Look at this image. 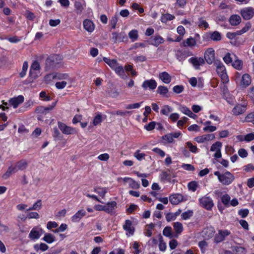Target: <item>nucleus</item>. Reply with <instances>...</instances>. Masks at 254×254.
I'll list each match as a JSON object with an SVG mask.
<instances>
[{
	"mask_svg": "<svg viewBox=\"0 0 254 254\" xmlns=\"http://www.w3.org/2000/svg\"><path fill=\"white\" fill-rule=\"evenodd\" d=\"M28 162L25 160H21L16 162L15 166H10L7 171L2 176L4 179H7L12 173L17 172L18 170L24 171L27 168Z\"/></svg>",
	"mask_w": 254,
	"mask_h": 254,
	"instance_id": "1",
	"label": "nucleus"
},
{
	"mask_svg": "<svg viewBox=\"0 0 254 254\" xmlns=\"http://www.w3.org/2000/svg\"><path fill=\"white\" fill-rule=\"evenodd\" d=\"M214 174L217 176L219 182L224 185H230L234 180V176L228 171L224 174H221L219 171H216Z\"/></svg>",
	"mask_w": 254,
	"mask_h": 254,
	"instance_id": "2",
	"label": "nucleus"
},
{
	"mask_svg": "<svg viewBox=\"0 0 254 254\" xmlns=\"http://www.w3.org/2000/svg\"><path fill=\"white\" fill-rule=\"evenodd\" d=\"M214 64L216 66L217 74L220 77L223 83H228L229 82V78L226 73L225 67L223 63L221 61H216Z\"/></svg>",
	"mask_w": 254,
	"mask_h": 254,
	"instance_id": "3",
	"label": "nucleus"
},
{
	"mask_svg": "<svg viewBox=\"0 0 254 254\" xmlns=\"http://www.w3.org/2000/svg\"><path fill=\"white\" fill-rule=\"evenodd\" d=\"M199 201L201 206L208 210H211L214 206L212 199L209 196H203L199 198Z\"/></svg>",
	"mask_w": 254,
	"mask_h": 254,
	"instance_id": "4",
	"label": "nucleus"
},
{
	"mask_svg": "<svg viewBox=\"0 0 254 254\" xmlns=\"http://www.w3.org/2000/svg\"><path fill=\"white\" fill-rule=\"evenodd\" d=\"M40 69V63L37 61H34L30 66L29 76L33 79H36L38 77L37 73L39 72Z\"/></svg>",
	"mask_w": 254,
	"mask_h": 254,
	"instance_id": "5",
	"label": "nucleus"
},
{
	"mask_svg": "<svg viewBox=\"0 0 254 254\" xmlns=\"http://www.w3.org/2000/svg\"><path fill=\"white\" fill-rule=\"evenodd\" d=\"M62 60V57L58 55H53V56L47 59L46 60V70L47 71L49 69V67H48V64L52 66H55L57 64H59Z\"/></svg>",
	"mask_w": 254,
	"mask_h": 254,
	"instance_id": "6",
	"label": "nucleus"
},
{
	"mask_svg": "<svg viewBox=\"0 0 254 254\" xmlns=\"http://www.w3.org/2000/svg\"><path fill=\"white\" fill-rule=\"evenodd\" d=\"M58 127L62 132L65 134H73L76 133V131L74 128L66 126L65 124L59 122Z\"/></svg>",
	"mask_w": 254,
	"mask_h": 254,
	"instance_id": "7",
	"label": "nucleus"
},
{
	"mask_svg": "<svg viewBox=\"0 0 254 254\" xmlns=\"http://www.w3.org/2000/svg\"><path fill=\"white\" fill-rule=\"evenodd\" d=\"M241 14L244 19H250L254 15V9L251 7L243 8L241 10Z\"/></svg>",
	"mask_w": 254,
	"mask_h": 254,
	"instance_id": "8",
	"label": "nucleus"
},
{
	"mask_svg": "<svg viewBox=\"0 0 254 254\" xmlns=\"http://www.w3.org/2000/svg\"><path fill=\"white\" fill-rule=\"evenodd\" d=\"M205 60L208 64H211L215 59L214 50L210 48L207 49L204 54Z\"/></svg>",
	"mask_w": 254,
	"mask_h": 254,
	"instance_id": "9",
	"label": "nucleus"
},
{
	"mask_svg": "<svg viewBox=\"0 0 254 254\" xmlns=\"http://www.w3.org/2000/svg\"><path fill=\"white\" fill-rule=\"evenodd\" d=\"M112 35V39L115 43L127 41V37L125 32H121L119 34L117 32H113Z\"/></svg>",
	"mask_w": 254,
	"mask_h": 254,
	"instance_id": "10",
	"label": "nucleus"
},
{
	"mask_svg": "<svg viewBox=\"0 0 254 254\" xmlns=\"http://www.w3.org/2000/svg\"><path fill=\"white\" fill-rule=\"evenodd\" d=\"M190 63L196 69H200V65H202L205 63V61L202 58L192 57L189 59Z\"/></svg>",
	"mask_w": 254,
	"mask_h": 254,
	"instance_id": "11",
	"label": "nucleus"
},
{
	"mask_svg": "<svg viewBox=\"0 0 254 254\" xmlns=\"http://www.w3.org/2000/svg\"><path fill=\"white\" fill-rule=\"evenodd\" d=\"M142 88L146 90L149 88L150 90H154L157 87V82L154 79L145 80L142 84Z\"/></svg>",
	"mask_w": 254,
	"mask_h": 254,
	"instance_id": "12",
	"label": "nucleus"
},
{
	"mask_svg": "<svg viewBox=\"0 0 254 254\" xmlns=\"http://www.w3.org/2000/svg\"><path fill=\"white\" fill-rule=\"evenodd\" d=\"M183 196L181 194H172L169 197L170 202L174 205H177L183 200Z\"/></svg>",
	"mask_w": 254,
	"mask_h": 254,
	"instance_id": "13",
	"label": "nucleus"
},
{
	"mask_svg": "<svg viewBox=\"0 0 254 254\" xmlns=\"http://www.w3.org/2000/svg\"><path fill=\"white\" fill-rule=\"evenodd\" d=\"M117 203L116 201H111L108 202L105 205V212L107 213L112 214L114 213Z\"/></svg>",
	"mask_w": 254,
	"mask_h": 254,
	"instance_id": "14",
	"label": "nucleus"
},
{
	"mask_svg": "<svg viewBox=\"0 0 254 254\" xmlns=\"http://www.w3.org/2000/svg\"><path fill=\"white\" fill-rule=\"evenodd\" d=\"M215 136L213 134H205L202 136H197L195 138V140L198 143H203L205 141H208L213 139Z\"/></svg>",
	"mask_w": 254,
	"mask_h": 254,
	"instance_id": "15",
	"label": "nucleus"
},
{
	"mask_svg": "<svg viewBox=\"0 0 254 254\" xmlns=\"http://www.w3.org/2000/svg\"><path fill=\"white\" fill-rule=\"evenodd\" d=\"M24 101V97L22 95H19L17 97L11 98L9 100V103L13 106L14 108H17L18 105Z\"/></svg>",
	"mask_w": 254,
	"mask_h": 254,
	"instance_id": "16",
	"label": "nucleus"
},
{
	"mask_svg": "<svg viewBox=\"0 0 254 254\" xmlns=\"http://www.w3.org/2000/svg\"><path fill=\"white\" fill-rule=\"evenodd\" d=\"M85 215H86V212L84 209L78 210L71 217V220L73 222H78Z\"/></svg>",
	"mask_w": 254,
	"mask_h": 254,
	"instance_id": "17",
	"label": "nucleus"
},
{
	"mask_svg": "<svg viewBox=\"0 0 254 254\" xmlns=\"http://www.w3.org/2000/svg\"><path fill=\"white\" fill-rule=\"evenodd\" d=\"M41 229H38L37 228H34L32 229L29 235V237L33 240L37 239L41 236L40 232H42Z\"/></svg>",
	"mask_w": 254,
	"mask_h": 254,
	"instance_id": "18",
	"label": "nucleus"
},
{
	"mask_svg": "<svg viewBox=\"0 0 254 254\" xmlns=\"http://www.w3.org/2000/svg\"><path fill=\"white\" fill-rule=\"evenodd\" d=\"M83 26L84 29L89 32H92L95 28L94 24L92 21L88 19L84 20Z\"/></svg>",
	"mask_w": 254,
	"mask_h": 254,
	"instance_id": "19",
	"label": "nucleus"
},
{
	"mask_svg": "<svg viewBox=\"0 0 254 254\" xmlns=\"http://www.w3.org/2000/svg\"><path fill=\"white\" fill-rule=\"evenodd\" d=\"M246 110V106L239 104L236 106L233 109V113L236 115H239L244 113Z\"/></svg>",
	"mask_w": 254,
	"mask_h": 254,
	"instance_id": "20",
	"label": "nucleus"
},
{
	"mask_svg": "<svg viewBox=\"0 0 254 254\" xmlns=\"http://www.w3.org/2000/svg\"><path fill=\"white\" fill-rule=\"evenodd\" d=\"M159 77L164 83L166 84H168L171 81V76L166 71L160 73Z\"/></svg>",
	"mask_w": 254,
	"mask_h": 254,
	"instance_id": "21",
	"label": "nucleus"
},
{
	"mask_svg": "<svg viewBox=\"0 0 254 254\" xmlns=\"http://www.w3.org/2000/svg\"><path fill=\"white\" fill-rule=\"evenodd\" d=\"M214 233V229L213 228H206L204 229L202 231L203 237L205 239H209L213 236Z\"/></svg>",
	"mask_w": 254,
	"mask_h": 254,
	"instance_id": "22",
	"label": "nucleus"
},
{
	"mask_svg": "<svg viewBox=\"0 0 254 254\" xmlns=\"http://www.w3.org/2000/svg\"><path fill=\"white\" fill-rule=\"evenodd\" d=\"M53 79H58L59 80H66L67 82H71V79L66 73H55Z\"/></svg>",
	"mask_w": 254,
	"mask_h": 254,
	"instance_id": "23",
	"label": "nucleus"
},
{
	"mask_svg": "<svg viewBox=\"0 0 254 254\" xmlns=\"http://www.w3.org/2000/svg\"><path fill=\"white\" fill-rule=\"evenodd\" d=\"M179 110L184 114L188 115L189 117L194 118L196 116L188 107L180 105L179 106Z\"/></svg>",
	"mask_w": 254,
	"mask_h": 254,
	"instance_id": "24",
	"label": "nucleus"
},
{
	"mask_svg": "<svg viewBox=\"0 0 254 254\" xmlns=\"http://www.w3.org/2000/svg\"><path fill=\"white\" fill-rule=\"evenodd\" d=\"M123 228L129 234L132 235L133 234L134 228L132 227V223L130 220H127L126 221L125 224L123 226Z\"/></svg>",
	"mask_w": 254,
	"mask_h": 254,
	"instance_id": "25",
	"label": "nucleus"
},
{
	"mask_svg": "<svg viewBox=\"0 0 254 254\" xmlns=\"http://www.w3.org/2000/svg\"><path fill=\"white\" fill-rule=\"evenodd\" d=\"M241 21V18L238 15H232L230 19L229 22L232 25L236 26L240 23Z\"/></svg>",
	"mask_w": 254,
	"mask_h": 254,
	"instance_id": "26",
	"label": "nucleus"
},
{
	"mask_svg": "<svg viewBox=\"0 0 254 254\" xmlns=\"http://www.w3.org/2000/svg\"><path fill=\"white\" fill-rule=\"evenodd\" d=\"M231 249L235 254H246L247 253L246 249L243 247L240 246H232Z\"/></svg>",
	"mask_w": 254,
	"mask_h": 254,
	"instance_id": "27",
	"label": "nucleus"
},
{
	"mask_svg": "<svg viewBox=\"0 0 254 254\" xmlns=\"http://www.w3.org/2000/svg\"><path fill=\"white\" fill-rule=\"evenodd\" d=\"M251 83V78L250 76L248 74H244L242 77L241 84L245 86H248Z\"/></svg>",
	"mask_w": 254,
	"mask_h": 254,
	"instance_id": "28",
	"label": "nucleus"
},
{
	"mask_svg": "<svg viewBox=\"0 0 254 254\" xmlns=\"http://www.w3.org/2000/svg\"><path fill=\"white\" fill-rule=\"evenodd\" d=\"M113 69L115 71L116 73H117L122 78H124L125 71L122 65H119L117 63Z\"/></svg>",
	"mask_w": 254,
	"mask_h": 254,
	"instance_id": "29",
	"label": "nucleus"
},
{
	"mask_svg": "<svg viewBox=\"0 0 254 254\" xmlns=\"http://www.w3.org/2000/svg\"><path fill=\"white\" fill-rule=\"evenodd\" d=\"M94 191L97 193L102 198H104L107 192V189L106 188L96 187L94 189Z\"/></svg>",
	"mask_w": 254,
	"mask_h": 254,
	"instance_id": "30",
	"label": "nucleus"
},
{
	"mask_svg": "<svg viewBox=\"0 0 254 254\" xmlns=\"http://www.w3.org/2000/svg\"><path fill=\"white\" fill-rule=\"evenodd\" d=\"M209 38L214 41H219L221 39V34L218 31H214L209 33Z\"/></svg>",
	"mask_w": 254,
	"mask_h": 254,
	"instance_id": "31",
	"label": "nucleus"
},
{
	"mask_svg": "<svg viewBox=\"0 0 254 254\" xmlns=\"http://www.w3.org/2000/svg\"><path fill=\"white\" fill-rule=\"evenodd\" d=\"M196 44V43L195 39L191 37L188 38L186 41H184V42L183 43V46L184 47H192L195 46Z\"/></svg>",
	"mask_w": 254,
	"mask_h": 254,
	"instance_id": "32",
	"label": "nucleus"
},
{
	"mask_svg": "<svg viewBox=\"0 0 254 254\" xmlns=\"http://www.w3.org/2000/svg\"><path fill=\"white\" fill-rule=\"evenodd\" d=\"M164 40L162 37L159 35L155 36L153 39L152 44L155 46H158L160 44L164 43Z\"/></svg>",
	"mask_w": 254,
	"mask_h": 254,
	"instance_id": "33",
	"label": "nucleus"
},
{
	"mask_svg": "<svg viewBox=\"0 0 254 254\" xmlns=\"http://www.w3.org/2000/svg\"><path fill=\"white\" fill-rule=\"evenodd\" d=\"M175 18V16L169 13L163 14L161 18V21L163 23H166L169 20H172Z\"/></svg>",
	"mask_w": 254,
	"mask_h": 254,
	"instance_id": "34",
	"label": "nucleus"
},
{
	"mask_svg": "<svg viewBox=\"0 0 254 254\" xmlns=\"http://www.w3.org/2000/svg\"><path fill=\"white\" fill-rule=\"evenodd\" d=\"M128 37L132 42L136 41L138 38V31L136 30H132L128 33Z\"/></svg>",
	"mask_w": 254,
	"mask_h": 254,
	"instance_id": "35",
	"label": "nucleus"
},
{
	"mask_svg": "<svg viewBox=\"0 0 254 254\" xmlns=\"http://www.w3.org/2000/svg\"><path fill=\"white\" fill-rule=\"evenodd\" d=\"M42 206V202L41 200H38L35 203L32 207H29L26 209V211H30L32 210H38L41 209Z\"/></svg>",
	"mask_w": 254,
	"mask_h": 254,
	"instance_id": "36",
	"label": "nucleus"
},
{
	"mask_svg": "<svg viewBox=\"0 0 254 254\" xmlns=\"http://www.w3.org/2000/svg\"><path fill=\"white\" fill-rule=\"evenodd\" d=\"M174 228L177 233H181L183 230L182 224L180 222H177L174 223Z\"/></svg>",
	"mask_w": 254,
	"mask_h": 254,
	"instance_id": "37",
	"label": "nucleus"
},
{
	"mask_svg": "<svg viewBox=\"0 0 254 254\" xmlns=\"http://www.w3.org/2000/svg\"><path fill=\"white\" fill-rule=\"evenodd\" d=\"M103 61L107 64L112 68L114 67L116 64L117 63V61L115 60H111L107 58L104 57Z\"/></svg>",
	"mask_w": 254,
	"mask_h": 254,
	"instance_id": "38",
	"label": "nucleus"
},
{
	"mask_svg": "<svg viewBox=\"0 0 254 254\" xmlns=\"http://www.w3.org/2000/svg\"><path fill=\"white\" fill-rule=\"evenodd\" d=\"M193 211L192 210H188L183 212L181 215V217L184 220H187L190 219L193 215Z\"/></svg>",
	"mask_w": 254,
	"mask_h": 254,
	"instance_id": "39",
	"label": "nucleus"
},
{
	"mask_svg": "<svg viewBox=\"0 0 254 254\" xmlns=\"http://www.w3.org/2000/svg\"><path fill=\"white\" fill-rule=\"evenodd\" d=\"M74 7L76 10V13L77 14H81L83 9V7L81 2L76 1L74 3Z\"/></svg>",
	"mask_w": 254,
	"mask_h": 254,
	"instance_id": "40",
	"label": "nucleus"
},
{
	"mask_svg": "<svg viewBox=\"0 0 254 254\" xmlns=\"http://www.w3.org/2000/svg\"><path fill=\"white\" fill-rule=\"evenodd\" d=\"M43 240L47 243L50 244L55 241V237L51 234H46L44 237Z\"/></svg>",
	"mask_w": 254,
	"mask_h": 254,
	"instance_id": "41",
	"label": "nucleus"
},
{
	"mask_svg": "<svg viewBox=\"0 0 254 254\" xmlns=\"http://www.w3.org/2000/svg\"><path fill=\"white\" fill-rule=\"evenodd\" d=\"M157 92L158 93L160 94V95H164L168 93V89L165 86H159L158 87Z\"/></svg>",
	"mask_w": 254,
	"mask_h": 254,
	"instance_id": "42",
	"label": "nucleus"
},
{
	"mask_svg": "<svg viewBox=\"0 0 254 254\" xmlns=\"http://www.w3.org/2000/svg\"><path fill=\"white\" fill-rule=\"evenodd\" d=\"M134 156L139 161H141L144 159L146 156L145 154L143 153H140V150H137L134 153Z\"/></svg>",
	"mask_w": 254,
	"mask_h": 254,
	"instance_id": "43",
	"label": "nucleus"
},
{
	"mask_svg": "<svg viewBox=\"0 0 254 254\" xmlns=\"http://www.w3.org/2000/svg\"><path fill=\"white\" fill-rule=\"evenodd\" d=\"M163 234L164 236L172 238V228L171 227H166L163 231Z\"/></svg>",
	"mask_w": 254,
	"mask_h": 254,
	"instance_id": "44",
	"label": "nucleus"
},
{
	"mask_svg": "<svg viewBox=\"0 0 254 254\" xmlns=\"http://www.w3.org/2000/svg\"><path fill=\"white\" fill-rule=\"evenodd\" d=\"M232 65L236 69L240 70L242 68L243 63L241 60H237L232 64Z\"/></svg>",
	"mask_w": 254,
	"mask_h": 254,
	"instance_id": "45",
	"label": "nucleus"
},
{
	"mask_svg": "<svg viewBox=\"0 0 254 254\" xmlns=\"http://www.w3.org/2000/svg\"><path fill=\"white\" fill-rule=\"evenodd\" d=\"M221 146L222 143L220 142L217 141L212 145L211 146L210 150L211 151H216L218 150H220V147Z\"/></svg>",
	"mask_w": 254,
	"mask_h": 254,
	"instance_id": "46",
	"label": "nucleus"
},
{
	"mask_svg": "<svg viewBox=\"0 0 254 254\" xmlns=\"http://www.w3.org/2000/svg\"><path fill=\"white\" fill-rule=\"evenodd\" d=\"M172 111V108L168 105H165L163 106L162 109L161 111V113L165 115H168L169 113Z\"/></svg>",
	"mask_w": 254,
	"mask_h": 254,
	"instance_id": "47",
	"label": "nucleus"
},
{
	"mask_svg": "<svg viewBox=\"0 0 254 254\" xmlns=\"http://www.w3.org/2000/svg\"><path fill=\"white\" fill-rule=\"evenodd\" d=\"M166 244L163 241V238L161 236H160L159 238V248L161 251L164 252L165 251L166 249Z\"/></svg>",
	"mask_w": 254,
	"mask_h": 254,
	"instance_id": "48",
	"label": "nucleus"
},
{
	"mask_svg": "<svg viewBox=\"0 0 254 254\" xmlns=\"http://www.w3.org/2000/svg\"><path fill=\"white\" fill-rule=\"evenodd\" d=\"M56 105V103H53V105L47 107H41L40 111L42 113L46 114L49 111L52 110Z\"/></svg>",
	"mask_w": 254,
	"mask_h": 254,
	"instance_id": "49",
	"label": "nucleus"
},
{
	"mask_svg": "<svg viewBox=\"0 0 254 254\" xmlns=\"http://www.w3.org/2000/svg\"><path fill=\"white\" fill-rule=\"evenodd\" d=\"M198 187L197 183L195 181H192L189 183L188 184V188L190 190H192V191H195L197 188Z\"/></svg>",
	"mask_w": 254,
	"mask_h": 254,
	"instance_id": "50",
	"label": "nucleus"
},
{
	"mask_svg": "<svg viewBox=\"0 0 254 254\" xmlns=\"http://www.w3.org/2000/svg\"><path fill=\"white\" fill-rule=\"evenodd\" d=\"M230 200V196L227 194H225L223 195L221 197V201L225 205H228L229 204V203Z\"/></svg>",
	"mask_w": 254,
	"mask_h": 254,
	"instance_id": "51",
	"label": "nucleus"
},
{
	"mask_svg": "<svg viewBox=\"0 0 254 254\" xmlns=\"http://www.w3.org/2000/svg\"><path fill=\"white\" fill-rule=\"evenodd\" d=\"M68 82H67V81H62L61 82H57L56 83L55 86L58 89H62L64 88L66 86Z\"/></svg>",
	"mask_w": 254,
	"mask_h": 254,
	"instance_id": "52",
	"label": "nucleus"
},
{
	"mask_svg": "<svg viewBox=\"0 0 254 254\" xmlns=\"http://www.w3.org/2000/svg\"><path fill=\"white\" fill-rule=\"evenodd\" d=\"M198 26L201 28L204 27L205 28H207L208 27V24L205 20L201 18L199 19Z\"/></svg>",
	"mask_w": 254,
	"mask_h": 254,
	"instance_id": "53",
	"label": "nucleus"
},
{
	"mask_svg": "<svg viewBox=\"0 0 254 254\" xmlns=\"http://www.w3.org/2000/svg\"><path fill=\"white\" fill-rule=\"evenodd\" d=\"M129 185L130 188L134 189H138L140 187V184L132 179H130Z\"/></svg>",
	"mask_w": 254,
	"mask_h": 254,
	"instance_id": "54",
	"label": "nucleus"
},
{
	"mask_svg": "<svg viewBox=\"0 0 254 254\" xmlns=\"http://www.w3.org/2000/svg\"><path fill=\"white\" fill-rule=\"evenodd\" d=\"M184 86L183 85H176L173 87V91L177 94L182 93L184 90Z\"/></svg>",
	"mask_w": 254,
	"mask_h": 254,
	"instance_id": "55",
	"label": "nucleus"
},
{
	"mask_svg": "<svg viewBox=\"0 0 254 254\" xmlns=\"http://www.w3.org/2000/svg\"><path fill=\"white\" fill-rule=\"evenodd\" d=\"M163 139L168 143H171L174 141L172 134L169 133L163 136Z\"/></svg>",
	"mask_w": 254,
	"mask_h": 254,
	"instance_id": "56",
	"label": "nucleus"
},
{
	"mask_svg": "<svg viewBox=\"0 0 254 254\" xmlns=\"http://www.w3.org/2000/svg\"><path fill=\"white\" fill-rule=\"evenodd\" d=\"M102 116L100 115H97L93 119V124L94 126H97L102 122Z\"/></svg>",
	"mask_w": 254,
	"mask_h": 254,
	"instance_id": "57",
	"label": "nucleus"
},
{
	"mask_svg": "<svg viewBox=\"0 0 254 254\" xmlns=\"http://www.w3.org/2000/svg\"><path fill=\"white\" fill-rule=\"evenodd\" d=\"M141 103H136L132 104H129L126 106L127 109H137L140 107Z\"/></svg>",
	"mask_w": 254,
	"mask_h": 254,
	"instance_id": "58",
	"label": "nucleus"
},
{
	"mask_svg": "<svg viewBox=\"0 0 254 254\" xmlns=\"http://www.w3.org/2000/svg\"><path fill=\"white\" fill-rule=\"evenodd\" d=\"M187 145L191 152L193 153H196L197 152V148L196 146L193 145L190 142H187Z\"/></svg>",
	"mask_w": 254,
	"mask_h": 254,
	"instance_id": "59",
	"label": "nucleus"
},
{
	"mask_svg": "<svg viewBox=\"0 0 254 254\" xmlns=\"http://www.w3.org/2000/svg\"><path fill=\"white\" fill-rule=\"evenodd\" d=\"M223 60L227 64L231 63L232 62V58L231 57V54L229 53H227L223 58Z\"/></svg>",
	"mask_w": 254,
	"mask_h": 254,
	"instance_id": "60",
	"label": "nucleus"
},
{
	"mask_svg": "<svg viewBox=\"0 0 254 254\" xmlns=\"http://www.w3.org/2000/svg\"><path fill=\"white\" fill-rule=\"evenodd\" d=\"M133 248L135 250V251L133 252L134 254H139L141 252L140 250L139 249V245L138 243L137 242H134L133 244Z\"/></svg>",
	"mask_w": 254,
	"mask_h": 254,
	"instance_id": "61",
	"label": "nucleus"
},
{
	"mask_svg": "<svg viewBox=\"0 0 254 254\" xmlns=\"http://www.w3.org/2000/svg\"><path fill=\"white\" fill-rule=\"evenodd\" d=\"M238 154L241 157L245 158L248 156V152L246 149L241 148L238 150Z\"/></svg>",
	"mask_w": 254,
	"mask_h": 254,
	"instance_id": "62",
	"label": "nucleus"
},
{
	"mask_svg": "<svg viewBox=\"0 0 254 254\" xmlns=\"http://www.w3.org/2000/svg\"><path fill=\"white\" fill-rule=\"evenodd\" d=\"M118 21V17L116 15L113 17L110 21V23L112 26V28L113 29L116 28L117 22Z\"/></svg>",
	"mask_w": 254,
	"mask_h": 254,
	"instance_id": "63",
	"label": "nucleus"
},
{
	"mask_svg": "<svg viewBox=\"0 0 254 254\" xmlns=\"http://www.w3.org/2000/svg\"><path fill=\"white\" fill-rule=\"evenodd\" d=\"M249 210L247 209H241L239 210L238 213L241 216L242 218H245L247 217L249 214Z\"/></svg>",
	"mask_w": 254,
	"mask_h": 254,
	"instance_id": "64",
	"label": "nucleus"
}]
</instances>
